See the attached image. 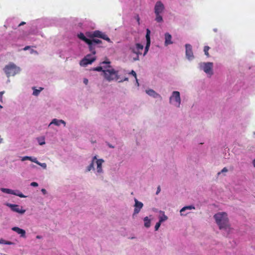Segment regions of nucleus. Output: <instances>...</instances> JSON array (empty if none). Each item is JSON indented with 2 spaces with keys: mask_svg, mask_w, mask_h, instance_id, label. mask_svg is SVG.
Wrapping results in <instances>:
<instances>
[{
  "mask_svg": "<svg viewBox=\"0 0 255 255\" xmlns=\"http://www.w3.org/2000/svg\"><path fill=\"white\" fill-rule=\"evenodd\" d=\"M91 41L94 43L95 44V45H97V44H100L102 43V41L99 40V39H91Z\"/></svg>",
  "mask_w": 255,
  "mask_h": 255,
  "instance_id": "31",
  "label": "nucleus"
},
{
  "mask_svg": "<svg viewBox=\"0 0 255 255\" xmlns=\"http://www.w3.org/2000/svg\"><path fill=\"white\" fill-rule=\"evenodd\" d=\"M144 226L146 228H149L150 226V221L147 217L144 218Z\"/></svg>",
  "mask_w": 255,
  "mask_h": 255,
  "instance_id": "24",
  "label": "nucleus"
},
{
  "mask_svg": "<svg viewBox=\"0 0 255 255\" xmlns=\"http://www.w3.org/2000/svg\"><path fill=\"white\" fill-rule=\"evenodd\" d=\"M25 24V22L22 21V22H21L20 23H19V24H18V26H20L23 25H24V24Z\"/></svg>",
  "mask_w": 255,
  "mask_h": 255,
  "instance_id": "46",
  "label": "nucleus"
},
{
  "mask_svg": "<svg viewBox=\"0 0 255 255\" xmlns=\"http://www.w3.org/2000/svg\"><path fill=\"white\" fill-rule=\"evenodd\" d=\"M209 49H210V47L208 46H205L204 48V51L205 54L208 57L209 56V54L208 52Z\"/></svg>",
  "mask_w": 255,
  "mask_h": 255,
  "instance_id": "28",
  "label": "nucleus"
},
{
  "mask_svg": "<svg viewBox=\"0 0 255 255\" xmlns=\"http://www.w3.org/2000/svg\"><path fill=\"white\" fill-rule=\"evenodd\" d=\"M130 74H131L132 75H133L135 77V78L136 79V82L138 84V81H137V78H136V74L135 72L134 71H133V70H132L130 72Z\"/></svg>",
  "mask_w": 255,
  "mask_h": 255,
  "instance_id": "35",
  "label": "nucleus"
},
{
  "mask_svg": "<svg viewBox=\"0 0 255 255\" xmlns=\"http://www.w3.org/2000/svg\"><path fill=\"white\" fill-rule=\"evenodd\" d=\"M160 191V186H159L158 187H157V191H156V194H158Z\"/></svg>",
  "mask_w": 255,
  "mask_h": 255,
  "instance_id": "43",
  "label": "nucleus"
},
{
  "mask_svg": "<svg viewBox=\"0 0 255 255\" xmlns=\"http://www.w3.org/2000/svg\"><path fill=\"white\" fill-rule=\"evenodd\" d=\"M29 48H30V47H29V46H25V47L23 48V50H26L28 49Z\"/></svg>",
  "mask_w": 255,
  "mask_h": 255,
  "instance_id": "47",
  "label": "nucleus"
},
{
  "mask_svg": "<svg viewBox=\"0 0 255 255\" xmlns=\"http://www.w3.org/2000/svg\"><path fill=\"white\" fill-rule=\"evenodd\" d=\"M78 37L79 39H80L81 40L85 42L86 43L88 42H89V40H90V39L87 38V37H86V36L84 35V34L81 32L78 34Z\"/></svg>",
  "mask_w": 255,
  "mask_h": 255,
  "instance_id": "21",
  "label": "nucleus"
},
{
  "mask_svg": "<svg viewBox=\"0 0 255 255\" xmlns=\"http://www.w3.org/2000/svg\"><path fill=\"white\" fill-rule=\"evenodd\" d=\"M169 101L171 104H173L176 107H179L181 103L180 93L178 91L173 92L171 96L170 97Z\"/></svg>",
  "mask_w": 255,
  "mask_h": 255,
  "instance_id": "7",
  "label": "nucleus"
},
{
  "mask_svg": "<svg viewBox=\"0 0 255 255\" xmlns=\"http://www.w3.org/2000/svg\"><path fill=\"white\" fill-rule=\"evenodd\" d=\"M41 192L44 194H45L46 193V190L45 189H42Z\"/></svg>",
  "mask_w": 255,
  "mask_h": 255,
  "instance_id": "45",
  "label": "nucleus"
},
{
  "mask_svg": "<svg viewBox=\"0 0 255 255\" xmlns=\"http://www.w3.org/2000/svg\"><path fill=\"white\" fill-rule=\"evenodd\" d=\"M186 56L189 60H192L194 58L192 46L189 44L185 45Z\"/></svg>",
  "mask_w": 255,
  "mask_h": 255,
  "instance_id": "11",
  "label": "nucleus"
},
{
  "mask_svg": "<svg viewBox=\"0 0 255 255\" xmlns=\"http://www.w3.org/2000/svg\"><path fill=\"white\" fill-rule=\"evenodd\" d=\"M37 140L39 142V144L41 145H43L45 143V138L43 137L38 138Z\"/></svg>",
  "mask_w": 255,
  "mask_h": 255,
  "instance_id": "27",
  "label": "nucleus"
},
{
  "mask_svg": "<svg viewBox=\"0 0 255 255\" xmlns=\"http://www.w3.org/2000/svg\"><path fill=\"white\" fill-rule=\"evenodd\" d=\"M167 219V217L163 214V216L160 217L159 221L162 223V222L166 221Z\"/></svg>",
  "mask_w": 255,
  "mask_h": 255,
  "instance_id": "30",
  "label": "nucleus"
},
{
  "mask_svg": "<svg viewBox=\"0 0 255 255\" xmlns=\"http://www.w3.org/2000/svg\"><path fill=\"white\" fill-rule=\"evenodd\" d=\"M253 165L255 167V159L253 161Z\"/></svg>",
  "mask_w": 255,
  "mask_h": 255,
  "instance_id": "49",
  "label": "nucleus"
},
{
  "mask_svg": "<svg viewBox=\"0 0 255 255\" xmlns=\"http://www.w3.org/2000/svg\"><path fill=\"white\" fill-rule=\"evenodd\" d=\"M60 124H63L64 127L66 126V123L63 120L54 119L50 123L49 126L51 125V124H54L56 126H59Z\"/></svg>",
  "mask_w": 255,
  "mask_h": 255,
  "instance_id": "19",
  "label": "nucleus"
},
{
  "mask_svg": "<svg viewBox=\"0 0 255 255\" xmlns=\"http://www.w3.org/2000/svg\"><path fill=\"white\" fill-rule=\"evenodd\" d=\"M96 57L91 54L87 55L80 62L81 66H86L88 64H92L96 60Z\"/></svg>",
  "mask_w": 255,
  "mask_h": 255,
  "instance_id": "8",
  "label": "nucleus"
},
{
  "mask_svg": "<svg viewBox=\"0 0 255 255\" xmlns=\"http://www.w3.org/2000/svg\"><path fill=\"white\" fill-rule=\"evenodd\" d=\"M6 205L9 207L13 212L19 213L20 214H23L25 212V210L23 209L22 207L18 205L7 203Z\"/></svg>",
  "mask_w": 255,
  "mask_h": 255,
  "instance_id": "9",
  "label": "nucleus"
},
{
  "mask_svg": "<svg viewBox=\"0 0 255 255\" xmlns=\"http://www.w3.org/2000/svg\"><path fill=\"white\" fill-rule=\"evenodd\" d=\"M96 159H97V157H96V156H95L93 157L92 161L91 163V164L89 166H88V167H87V171H90L92 169H94V161Z\"/></svg>",
  "mask_w": 255,
  "mask_h": 255,
  "instance_id": "20",
  "label": "nucleus"
},
{
  "mask_svg": "<svg viewBox=\"0 0 255 255\" xmlns=\"http://www.w3.org/2000/svg\"><path fill=\"white\" fill-rule=\"evenodd\" d=\"M3 71L7 77L8 78L10 76H14L19 73L20 71V69L14 63H9L4 67Z\"/></svg>",
  "mask_w": 255,
  "mask_h": 255,
  "instance_id": "3",
  "label": "nucleus"
},
{
  "mask_svg": "<svg viewBox=\"0 0 255 255\" xmlns=\"http://www.w3.org/2000/svg\"><path fill=\"white\" fill-rule=\"evenodd\" d=\"M150 31L149 29H146V45L144 49V52L143 53V56L145 55L147 52L148 51L149 47L150 45Z\"/></svg>",
  "mask_w": 255,
  "mask_h": 255,
  "instance_id": "12",
  "label": "nucleus"
},
{
  "mask_svg": "<svg viewBox=\"0 0 255 255\" xmlns=\"http://www.w3.org/2000/svg\"><path fill=\"white\" fill-rule=\"evenodd\" d=\"M15 192H16V194H14L15 195L19 196V197H21V198H24L26 197L22 193H20L19 191H16Z\"/></svg>",
  "mask_w": 255,
  "mask_h": 255,
  "instance_id": "32",
  "label": "nucleus"
},
{
  "mask_svg": "<svg viewBox=\"0 0 255 255\" xmlns=\"http://www.w3.org/2000/svg\"><path fill=\"white\" fill-rule=\"evenodd\" d=\"M172 36L171 35L168 33H166L165 34V45H168L169 44H171L172 43V42L171 41Z\"/></svg>",
  "mask_w": 255,
  "mask_h": 255,
  "instance_id": "18",
  "label": "nucleus"
},
{
  "mask_svg": "<svg viewBox=\"0 0 255 255\" xmlns=\"http://www.w3.org/2000/svg\"><path fill=\"white\" fill-rule=\"evenodd\" d=\"M135 205L133 215L138 214L143 207V204L139 202L136 199H134Z\"/></svg>",
  "mask_w": 255,
  "mask_h": 255,
  "instance_id": "13",
  "label": "nucleus"
},
{
  "mask_svg": "<svg viewBox=\"0 0 255 255\" xmlns=\"http://www.w3.org/2000/svg\"><path fill=\"white\" fill-rule=\"evenodd\" d=\"M203 65V70L207 74L211 76L213 75V64L212 62H207L203 63L202 64Z\"/></svg>",
  "mask_w": 255,
  "mask_h": 255,
  "instance_id": "10",
  "label": "nucleus"
},
{
  "mask_svg": "<svg viewBox=\"0 0 255 255\" xmlns=\"http://www.w3.org/2000/svg\"><path fill=\"white\" fill-rule=\"evenodd\" d=\"M0 108H2V106L0 105Z\"/></svg>",
  "mask_w": 255,
  "mask_h": 255,
  "instance_id": "51",
  "label": "nucleus"
},
{
  "mask_svg": "<svg viewBox=\"0 0 255 255\" xmlns=\"http://www.w3.org/2000/svg\"><path fill=\"white\" fill-rule=\"evenodd\" d=\"M187 209H189V210H191V209H195V207L194 206H192V205H190V206H185L183 208H182L181 210H180V213H181V215H186V214L184 215L183 214V212L184 211H185V210H187Z\"/></svg>",
  "mask_w": 255,
  "mask_h": 255,
  "instance_id": "22",
  "label": "nucleus"
},
{
  "mask_svg": "<svg viewBox=\"0 0 255 255\" xmlns=\"http://www.w3.org/2000/svg\"><path fill=\"white\" fill-rule=\"evenodd\" d=\"M34 91L33 92V95L34 96H38L40 92L43 89V88H40L39 90L33 88Z\"/></svg>",
  "mask_w": 255,
  "mask_h": 255,
  "instance_id": "25",
  "label": "nucleus"
},
{
  "mask_svg": "<svg viewBox=\"0 0 255 255\" xmlns=\"http://www.w3.org/2000/svg\"><path fill=\"white\" fill-rule=\"evenodd\" d=\"M214 218L220 230H225L230 227L229 219L226 213H218L214 215Z\"/></svg>",
  "mask_w": 255,
  "mask_h": 255,
  "instance_id": "1",
  "label": "nucleus"
},
{
  "mask_svg": "<svg viewBox=\"0 0 255 255\" xmlns=\"http://www.w3.org/2000/svg\"><path fill=\"white\" fill-rule=\"evenodd\" d=\"M129 50L131 52L136 54V56L133 57V60L137 61L139 60V55L142 54L143 46L139 43H136L134 45L131 46L129 47Z\"/></svg>",
  "mask_w": 255,
  "mask_h": 255,
  "instance_id": "5",
  "label": "nucleus"
},
{
  "mask_svg": "<svg viewBox=\"0 0 255 255\" xmlns=\"http://www.w3.org/2000/svg\"><path fill=\"white\" fill-rule=\"evenodd\" d=\"M86 34L87 36L91 38L99 37L106 40L109 42H111V39L106 34L99 30H96L92 32H88L86 33Z\"/></svg>",
  "mask_w": 255,
  "mask_h": 255,
  "instance_id": "6",
  "label": "nucleus"
},
{
  "mask_svg": "<svg viewBox=\"0 0 255 255\" xmlns=\"http://www.w3.org/2000/svg\"><path fill=\"white\" fill-rule=\"evenodd\" d=\"M31 159V156H25L22 157L21 159L22 161H25L26 160Z\"/></svg>",
  "mask_w": 255,
  "mask_h": 255,
  "instance_id": "37",
  "label": "nucleus"
},
{
  "mask_svg": "<svg viewBox=\"0 0 255 255\" xmlns=\"http://www.w3.org/2000/svg\"><path fill=\"white\" fill-rule=\"evenodd\" d=\"M37 164L41 166L44 169H45L47 167V165L45 163H40L39 162V164Z\"/></svg>",
  "mask_w": 255,
  "mask_h": 255,
  "instance_id": "36",
  "label": "nucleus"
},
{
  "mask_svg": "<svg viewBox=\"0 0 255 255\" xmlns=\"http://www.w3.org/2000/svg\"><path fill=\"white\" fill-rule=\"evenodd\" d=\"M31 186H33V187H37L38 186V183H36V182H33L32 183H31Z\"/></svg>",
  "mask_w": 255,
  "mask_h": 255,
  "instance_id": "39",
  "label": "nucleus"
},
{
  "mask_svg": "<svg viewBox=\"0 0 255 255\" xmlns=\"http://www.w3.org/2000/svg\"><path fill=\"white\" fill-rule=\"evenodd\" d=\"M161 223V222H160V221H159V222H157V223L156 224V225H155V231H157V230H158L159 228V227H160V226Z\"/></svg>",
  "mask_w": 255,
  "mask_h": 255,
  "instance_id": "34",
  "label": "nucleus"
},
{
  "mask_svg": "<svg viewBox=\"0 0 255 255\" xmlns=\"http://www.w3.org/2000/svg\"><path fill=\"white\" fill-rule=\"evenodd\" d=\"M96 160L97 172L99 173H101L103 171L102 164L104 162V161L102 159H97Z\"/></svg>",
  "mask_w": 255,
  "mask_h": 255,
  "instance_id": "16",
  "label": "nucleus"
},
{
  "mask_svg": "<svg viewBox=\"0 0 255 255\" xmlns=\"http://www.w3.org/2000/svg\"><path fill=\"white\" fill-rule=\"evenodd\" d=\"M87 44H88L89 50L92 52L93 55H95L96 54V50H95L96 49V45H95V44H94L91 41V39L89 40V42H88L87 43Z\"/></svg>",
  "mask_w": 255,
  "mask_h": 255,
  "instance_id": "15",
  "label": "nucleus"
},
{
  "mask_svg": "<svg viewBox=\"0 0 255 255\" xmlns=\"http://www.w3.org/2000/svg\"><path fill=\"white\" fill-rule=\"evenodd\" d=\"M146 93L149 96H152L155 98H159L162 99L161 96L158 93H156L154 90L150 89L146 91Z\"/></svg>",
  "mask_w": 255,
  "mask_h": 255,
  "instance_id": "17",
  "label": "nucleus"
},
{
  "mask_svg": "<svg viewBox=\"0 0 255 255\" xmlns=\"http://www.w3.org/2000/svg\"><path fill=\"white\" fill-rule=\"evenodd\" d=\"M103 68H106V67H105L104 66H98L97 67L94 68L93 70L94 71H103V70H103Z\"/></svg>",
  "mask_w": 255,
  "mask_h": 255,
  "instance_id": "29",
  "label": "nucleus"
},
{
  "mask_svg": "<svg viewBox=\"0 0 255 255\" xmlns=\"http://www.w3.org/2000/svg\"><path fill=\"white\" fill-rule=\"evenodd\" d=\"M12 230L16 232L18 234L20 235L21 237L25 238V231L23 229H20L17 227H14L12 228Z\"/></svg>",
  "mask_w": 255,
  "mask_h": 255,
  "instance_id": "14",
  "label": "nucleus"
},
{
  "mask_svg": "<svg viewBox=\"0 0 255 255\" xmlns=\"http://www.w3.org/2000/svg\"><path fill=\"white\" fill-rule=\"evenodd\" d=\"M164 8V5L161 1H158L156 2L154 6V13L156 15L155 20L156 22H161L163 21L161 13L163 12Z\"/></svg>",
  "mask_w": 255,
  "mask_h": 255,
  "instance_id": "4",
  "label": "nucleus"
},
{
  "mask_svg": "<svg viewBox=\"0 0 255 255\" xmlns=\"http://www.w3.org/2000/svg\"><path fill=\"white\" fill-rule=\"evenodd\" d=\"M135 19H136V21H137L138 24H140V22H139L140 18H139V16L138 15H136Z\"/></svg>",
  "mask_w": 255,
  "mask_h": 255,
  "instance_id": "40",
  "label": "nucleus"
},
{
  "mask_svg": "<svg viewBox=\"0 0 255 255\" xmlns=\"http://www.w3.org/2000/svg\"><path fill=\"white\" fill-rule=\"evenodd\" d=\"M228 169L226 168V167H224L223 168V169L221 171V172H219L218 174H220L221 173H223V172H228Z\"/></svg>",
  "mask_w": 255,
  "mask_h": 255,
  "instance_id": "38",
  "label": "nucleus"
},
{
  "mask_svg": "<svg viewBox=\"0 0 255 255\" xmlns=\"http://www.w3.org/2000/svg\"><path fill=\"white\" fill-rule=\"evenodd\" d=\"M4 93V92H0V102H2V95Z\"/></svg>",
  "mask_w": 255,
  "mask_h": 255,
  "instance_id": "41",
  "label": "nucleus"
},
{
  "mask_svg": "<svg viewBox=\"0 0 255 255\" xmlns=\"http://www.w3.org/2000/svg\"><path fill=\"white\" fill-rule=\"evenodd\" d=\"M1 190L3 192L5 193L10 194H13V195L16 194V192L15 191L9 189L2 188L1 189Z\"/></svg>",
  "mask_w": 255,
  "mask_h": 255,
  "instance_id": "23",
  "label": "nucleus"
},
{
  "mask_svg": "<svg viewBox=\"0 0 255 255\" xmlns=\"http://www.w3.org/2000/svg\"><path fill=\"white\" fill-rule=\"evenodd\" d=\"M128 78H125L124 80H121L120 81H119V82H122L123 81H128Z\"/></svg>",
  "mask_w": 255,
  "mask_h": 255,
  "instance_id": "44",
  "label": "nucleus"
},
{
  "mask_svg": "<svg viewBox=\"0 0 255 255\" xmlns=\"http://www.w3.org/2000/svg\"><path fill=\"white\" fill-rule=\"evenodd\" d=\"M83 82L85 85H87L88 83V80L85 78L84 79Z\"/></svg>",
  "mask_w": 255,
  "mask_h": 255,
  "instance_id": "42",
  "label": "nucleus"
},
{
  "mask_svg": "<svg viewBox=\"0 0 255 255\" xmlns=\"http://www.w3.org/2000/svg\"><path fill=\"white\" fill-rule=\"evenodd\" d=\"M102 64H109L108 67L109 69L103 70V76L104 78L108 81H111L114 80L118 79V71H115L113 68H111L109 65L110 62L104 61Z\"/></svg>",
  "mask_w": 255,
  "mask_h": 255,
  "instance_id": "2",
  "label": "nucleus"
},
{
  "mask_svg": "<svg viewBox=\"0 0 255 255\" xmlns=\"http://www.w3.org/2000/svg\"><path fill=\"white\" fill-rule=\"evenodd\" d=\"M36 238H37V239H41V236H36Z\"/></svg>",
  "mask_w": 255,
  "mask_h": 255,
  "instance_id": "48",
  "label": "nucleus"
},
{
  "mask_svg": "<svg viewBox=\"0 0 255 255\" xmlns=\"http://www.w3.org/2000/svg\"><path fill=\"white\" fill-rule=\"evenodd\" d=\"M29 160H30L32 162H33L36 164H39V161L37 160L36 158L35 157H32L31 156V159H29Z\"/></svg>",
  "mask_w": 255,
  "mask_h": 255,
  "instance_id": "33",
  "label": "nucleus"
},
{
  "mask_svg": "<svg viewBox=\"0 0 255 255\" xmlns=\"http://www.w3.org/2000/svg\"><path fill=\"white\" fill-rule=\"evenodd\" d=\"M109 146L112 148H114V146H112V145H109Z\"/></svg>",
  "mask_w": 255,
  "mask_h": 255,
  "instance_id": "50",
  "label": "nucleus"
},
{
  "mask_svg": "<svg viewBox=\"0 0 255 255\" xmlns=\"http://www.w3.org/2000/svg\"><path fill=\"white\" fill-rule=\"evenodd\" d=\"M0 244H4V245H12L13 244V243L10 242V241H5L2 239H0Z\"/></svg>",
  "mask_w": 255,
  "mask_h": 255,
  "instance_id": "26",
  "label": "nucleus"
}]
</instances>
